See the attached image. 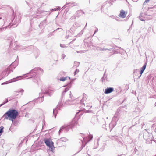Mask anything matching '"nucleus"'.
<instances>
[{
	"instance_id": "5",
	"label": "nucleus",
	"mask_w": 156,
	"mask_h": 156,
	"mask_svg": "<svg viewBox=\"0 0 156 156\" xmlns=\"http://www.w3.org/2000/svg\"><path fill=\"white\" fill-rule=\"evenodd\" d=\"M119 119H118L117 117L115 116L112 119L111 123L109 124V128L110 131H111L114 128V127L116 125L117 122L119 120Z\"/></svg>"
},
{
	"instance_id": "22",
	"label": "nucleus",
	"mask_w": 156,
	"mask_h": 156,
	"mask_svg": "<svg viewBox=\"0 0 156 156\" xmlns=\"http://www.w3.org/2000/svg\"><path fill=\"white\" fill-rule=\"evenodd\" d=\"M43 97L44 96H43L38 98V101L39 103H41L43 101Z\"/></svg>"
},
{
	"instance_id": "3",
	"label": "nucleus",
	"mask_w": 156,
	"mask_h": 156,
	"mask_svg": "<svg viewBox=\"0 0 156 156\" xmlns=\"http://www.w3.org/2000/svg\"><path fill=\"white\" fill-rule=\"evenodd\" d=\"M117 113L118 115L117 116L118 119H119V120L121 119H123L125 118L126 112L124 110L123 108H119L116 112Z\"/></svg>"
},
{
	"instance_id": "45",
	"label": "nucleus",
	"mask_w": 156,
	"mask_h": 156,
	"mask_svg": "<svg viewBox=\"0 0 156 156\" xmlns=\"http://www.w3.org/2000/svg\"><path fill=\"white\" fill-rule=\"evenodd\" d=\"M69 96H70V98H71V99H72V95H71V92H70V93H69Z\"/></svg>"
},
{
	"instance_id": "6",
	"label": "nucleus",
	"mask_w": 156,
	"mask_h": 156,
	"mask_svg": "<svg viewBox=\"0 0 156 156\" xmlns=\"http://www.w3.org/2000/svg\"><path fill=\"white\" fill-rule=\"evenodd\" d=\"M62 104L61 102H59L57 105L56 108L53 110V114L55 118H56L57 114L59 111L61 110L62 107Z\"/></svg>"
},
{
	"instance_id": "46",
	"label": "nucleus",
	"mask_w": 156,
	"mask_h": 156,
	"mask_svg": "<svg viewBox=\"0 0 156 156\" xmlns=\"http://www.w3.org/2000/svg\"><path fill=\"white\" fill-rule=\"evenodd\" d=\"M150 0H145L144 4L145 3H147Z\"/></svg>"
},
{
	"instance_id": "60",
	"label": "nucleus",
	"mask_w": 156,
	"mask_h": 156,
	"mask_svg": "<svg viewBox=\"0 0 156 156\" xmlns=\"http://www.w3.org/2000/svg\"><path fill=\"white\" fill-rule=\"evenodd\" d=\"M155 106H156V102L155 103Z\"/></svg>"
},
{
	"instance_id": "52",
	"label": "nucleus",
	"mask_w": 156,
	"mask_h": 156,
	"mask_svg": "<svg viewBox=\"0 0 156 156\" xmlns=\"http://www.w3.org/2000/svg\"><path fill=\"white\" fill-rule=\"evenodd\" d=\"M89 112V110H86V112Z\"/></svg>"
},
{
	"instance_id": "39",
	"label": "nucleus",
	"mask_w": 156,
	"mask_h": 156,
	"mask_svg": "<svg viewBox=\"0 0 156 156\" xmlns=\"http://www.w3.org/2000/svg\"><path fill=\"white\" fill-rule=\"evenodd\" d=\"M76 16H72L71 18H70L72 20H73L76 19Z\"/></svg>"
},
{
	"instance_id": "51",
	"label": "nucleus",
	"mask_w": 156,
	"mask_h": 156,
	"mask_svg": "<svg viewBox=\"0 0 156 156\" xmlns=\"http://www.w3.org/2000/svg\"><path fill=\"white\" fill-rule=\"evenodd\" d=\"M132 0L134 2H136L138 1V0Z\"/></svg>"
},
{
	"instance_id": "58",
	"label": "nucleus",
	"mask_w": 156,
	"mask_h": 156,
	"mask_svg": "<svg viewBox=\"0 0 156 156\" xmlns=\"http://www.w3.org/2000/svg\"><path fill=\"white\" fill-rule=\"evenodd\" d=\"M65 5H65L64 6H63L62 7V8H65Z\"/></svg>"
},
{
	"instance_id": "61",
	"label": "nucleus",
	"mask_w": 156,
	"mask_h": 156,
	"mask_svg": "<svg viewBox=\"0 0 156 156\" xmlns=\"http://www.w3.org/2000/svg\"><path fill=\"white\" fill-rule=\"evenodd\" d=\"M134 94H136V92H134Z\"/></svg>"
},
{
	"instance_id": "19",
	"label": "nucleus",
	"mask_w": 156,
	"mask_h": 156,
	"mask_svg": "<svg viewBox=\"0 0 156 156\" xmlns=\"http://www.w3.org/2000/svg\"><path fill=\"white\" fill-rule=\"evenodd\" d=\"M99 50L100 51H104L106 50H108L109 51H110L111 50V48H100L99 49Z\"/></svg>"
},
{
	"instance_id": "17",
	"label": "nucleus",
	"mask_w": 156,
	"mask_h": 156,
	"mask_svg": "<svg viewBox=\"0 0 156 156\" xmlns=\"http://www.w3.org/2000/svg\"><path fill=\"white\" fill-rule=\"evenodd\" d=\"M145 14L144 13H141L140 15L139 18L140 20L142 21H144V17Z\"/></svg>"
},
{
	"instance_id": "1",
	"label": "nucleus",
	"mask_w": 156,
	"mask_h": 156,
	"mask_svg": "<svg viewBox=\"0 0 156 156\" xmlns=\"http://www.w3.org/2000/svg\"><path fill=\"white\" fill-rule=\"evenodd\" d=\"M18 115V112L15 109H10L7 111L4 115L5 118L6 119L8 118H11L12 119H15Z\"/></svg>"
},
{
	"instance_id": "59",
	"label": "nucleus",
	"mask_w": 156,
	"mask_h": 156,
	"mask_svg": "<svg viewBox=\"0 0 156 156\" xmlns=\"http://www.w3.org/2000/svg\"><path fill=\"white\" fill-rule=\"evenodd\" d=\"M38 55H39V52H37V55L38 56Z\"/></svg>"
},
{
	"instance_id": "21",
	"label": "nucleus",
	"mask_w": 156,
	"mask_h": 156,
	"mask_svg": "<svg viewBox=\"0 0 156 156\" xmlns=\"http://www.w3.org/2000/svg\"><path fill=\"white\" fill-rule=\"evenodd\" d=\"M152 130H154L156 133V123L153 124L151 126Z\"/></svg>"
},
{
	"instance_id": "25",
	"label": "nucleus",
	"mask_w": 156,
	"mask_h": 156,
	"mask_svg": "<svg viewBox=\"0 0 156 156\" xmlns=\"http://www.w3.org/2000/svg\"><path fill=\"white\" fill-rule=\"evenodd\" d=\"M79 62H74V66H75L76 67H77L79 66Z\"/></svg>"
},
{
	"instance_id": "42",
	"label": "nucleus",
	"mask_w": 156,
	"mask_h": 156,
	"mask_svg": "<svg viewBox=\"0 0 156 156\" xmlns=\"http://www.w3.org/2000/svg\"><path fill=\"white\" fill-rule=\"evenodd\" d=\"M71 37V36L69 35H67L66 36L65 38L66 39H69V38Z\"/></svg>"
},
{
	"instance_id": "28",
	"label": "nucleus",
	"mask_w": 156,
	"mask_h": 156,
	"mask_svg": "<svg viewBox=\"0 0 156 156\" xmlns=\"http://www.w3.org/2000/svg\"><path fill=\"white\" fill-rule=\"evenodd\" d=\"M49 147V148H50L51 151L52 152H53L54 151V145H53V146H50Z\"/></svg>"
},
{
	"instance_id": "33",
	"label": "nucleus",
	"mask_w": 156,
	"mask_h": 156,
	"mask_svg": "<svg viewBox=\"0 0 156 156\" xmlns=\"http://www.w3.org/2000/svg\"><path fill=\"white\" fill-rule=\"evenodd\" d=\"M79 72V70L78 69H76L75 71L74 72V75H76V74H77Z\"/></svg>"
},
{
	"instance_id": "8",
	"label": "nucleus",
	"mask_w": 156,
	"mask_h": 156,
	"mask_svg": "<svg viewBox=\"0 0 156 156\" xmlns=\"http://www.w3.org/2000/svg\"><path fill=\"white\" fill-rule=\"evenodd\" d=\"M150 136H151V134L148 133V132L145 129L143 131V138H144L147 140H150L151 141V139H150Z\"/></svg>"
},
{
	"instance_id": "30",
	"label": "nucleus",
	"mask_w": 156,
	"mask_h": 156,
	"mask_svg": "<svg viewBox=\"0 0 156 156\" xmlns=\"http://www.w3.org/2000/svg\"><path fill=\"white\" fill-rule=\"evenodd\" d=\"M133 73L135 75H136L138 74V70L137 69H135L133 71Z\"/></svg>"
},
{
	"instance_id": "40",
	"label": "nucleus",
	"mask_w": 156,
	"mask_h": 156,
	"mask_svg": "<svg viewBox=\"0 0 156 156\" xmlns=\"http://www.w3.org/2000/svg\"><path fill=\"white\" fill-rule=\"evenodd\" d=\"M60 46L62 48L66 47V46L64 44H60Z\"/></svg>"
},
{
	"instance_id": "55",
	"label": "nucleus",
	"mask_w": 156,
	"mask_h": 156,
	"mask_svg": "<svg viewBox=\"0 0 156 156\" xmlns=\"http://www.w3.org/2000/svg\"><path fill=\"white\" fill-rule=\"evenodd\" d=\"M74 40H73V41H72L71 42H70V43H71L73 41H74Z\"/></svg>"
},
{
	"instance_id": "63",
	"label": "nucleus",
	"mask_w": 156,
	"mask_h": 156,
	"mask_svg": "<svg viewBox=\"0 0 156 156\" xmlns=\"http://www.w3.org/2000/svg\"><path fill=\"white\" fill-rule=\"evenodd\" d=\"M132 93H133V94H134V92H133V91L132 92Z\"/></svg>"
},
{
	"instance_id": "13",
	"label": "nucleus",
	"mask_w": 156,
	"mask_h": 156,
	"mask_svg": "<svg viewBox=\"0 0 156 156\" xmlns=\"http://www.w3.org/2000/svg\"><path fill=\"white\" fill-rule=\"evenodd\" d=\"M146 64L147 63H146L145 64H144L143 66L142 67V68L141 69V70H140V75L137 78V79H139L140 78V77L141 76L142 74L143 73L144 70H145L146 67Z\"/></svg>"
},
{
	"instance_id": "31",
	"label": "nucleus",
	"mask_w": 156,
	"mask_h": 156,
	"mask_svg": "<svg viewBox=\"0 0 156 156\" xmlns=\"http://www.w3.org/2000/svg\"><path fill=\"white\" fill-rule=\"evenodd\" d=\"M8 102V100L7 99H6V101H5L3 103L0 105V107L2 106L3 105H4V104L7 103Z\"/></svg>"
},
{
	"instance_id": "29",
	"label": "nucleus",
	"mask_w": 156,
	"mask_h": 156,
	"mask_svg": "<svg viewBox=\"0 0 156 156\" xmlns=\"http://www.w3.org/2000/svg\"><path fill=\"white\" fill-rule=\"evenodd\" d=\"M4 129V127L3 126H2L0 127V133L2 134L3 132V129Z\"/></svg>"
},
{
	"instance_id": "26",
	"label": "nucleus",
	"mask_w": 156,
	"mask_h": 156,
	"mask_svg": "<svg viewBox=\"0 0 156 156\" xmlns=\"http://www.w3.org/2000/svg\"><path fill=\"white\" fill-rule=\"evenodd\" d=\"M60 139V140L63 142H66L68 140V139L65 137L61 138Z\"/></svg>"
},
{
	"instance_id": "56",
	"label": "nucleus",
	"mask_w": 156,
	"mask_h": 156,
	"mask_svg": "<svg viewBox=\"0 0 156 156\" xmlns=\"http://www.w3.org/2000/svg\"><path fill=\"white\" fill-rule=\"evenodd\" d=\"M15 19H16V18L15 17L13 19V20H14V21H15Z\"/></svg>"
},
{
	"instance_id": "54",
	"label": "nucleus",
	"mask_w": 156,
	"mask_h": 156,
	"mask_svg": "<svg viewBox=\"0 0 156 156\" xmlns=\"http://www.w3.org/2000/svg\"><path fill=\"white\" fill-rule=\"evenodd\" d=\"M105 127V125H103L102 127H103V128H104V127Z\"/></svg>"
},
{
	"instance_id": "48",
	"label": "nucleus",
	"mask_w": 156,
	"mask_h": 156,
	"mask_svg": "<svg viewBox=\"0 0 156 156\" xmlns=\"http://www.w3.org/2000/svg\"><path fill=\"white\" fill-rule=\"evenodd\" d=\"M79 12H82V13H83V14H84V12H83V11H82V10H80V11H79Z\"/></svg>"
},
{
	"instance_id": "20",
	"label": "nucleus",
	"mask_w": 156,
	"mask_h": 156,
	"mask_svg": "<svg viewBox=\"0 0 156 156\" xmlns=\"http://www.w3.org/2000/svg\"><path fill=\"white\" fill-rule=\"evenodd\" d=\"M67 79H70V77H62L60 78L59 80L60 81H64L66 80Z\"/></svg>"
},
{
	"instance_id": "11",
	"label": "nucleus",
	"mask_w": 156,
	"mask_h": 156,
	"mask_svg": "<svg viewBox=\"0 0 156 156\" xmlns=\"http://www.w3.org/2000/svg\"><path fill=\"white\" fill-rule=\"evenodd\" d=\"M82 137L83 138V140L86 143L90 141V140H91L93 138V136L92 135L90 134L88 135V138L87 139V141H86V140L85 139V135L84 134H83L82 135Z\"/></svg>"
},
{
	"instance_id": "62",
	"label": "nucleus",
	"mask_w": 156,
	"mask_h": 156,
	"mask_svg": "<svg viewBox=\"0 0 156 156\" xmlns=\"http://www.w3.org/2000/svg\"><path fill=\"white\" fill-rule=\"evenodd\" d=\"M2 19V18L1 17H0V20H1Z\"/></svg>"
},
{
	"instance_id": "50",
	"label": "nucleus",
	"mask_w": 156,
	"mask_h": 156,
	"mask_svg": "<svg viewBox=\"0 0 156 156\" xmlns=\"http://www.w3.org/2000/svg\"><path fill=\"white\" fill-rule=\"evenodd\" d=\"M3 23H4V24L3 25V26L4 25V24H5V21L4 19H3Z\"/></svg>"
},
{
	"instance_id": "14",
	"label": "nucleus",
	"mask_w": 156,
	"mask_h": 156,
	"mask_svg": "<svg viewBox=\"0 0 156 156\" xmlns=\"http://www.w3.org/2000/svg\"><path fill=\"white\" fill-rule=\"evenodd\" d=\"M23 76V75L20 76H18L16 78H13V79H12L11 80H9V83H10L12 82H15L17 80H20L21 79V78Z\"/></svg>"
},
{
	"instance_id": "41",
	"label": "nucleus",
	"mask_w": 156,
	"mask_h": 156,
	"mask_svg": "<svg viewBox=\"0 0 156 156\" xmlns=\"http://www.w3.org/2000/svg\"><path fill=\"white\" fill-rule=\"evenodd\" d=\"M65 57H66V55H64V54H63L62 55V58L64 59Z\"/></svg>"
},
{
	"instance_id": "44",
	"label": "nucleus",
	"mask_w": 156,
	"mask_h": 156,
	"mask_svg": "<svg viewBox=\"0 0 156 156\" xmlns=\"http://www.w3.org/2000/svg\"><path fill=\"white\" fill-rule=\"evenodd\" d=\"M98 31V28H97V29H96V30H95V32H94V34H93V35H94V34H95L96 32H97Z\"/></svg>"
},
{
	"instance_id": "10",
	"label": "nucleus",
	"mask_w": 156,
	"mask_h": 156,
	"mask_svg": "<svg viewBox=\"0 0 156 156\" xmlns=\"http://www.w3.org/2000/svg\"><path fill=\"white\" fill-rule=\"evenodd\" d=\"M44 142L46 144V145L48 147H49L51 146H53V143L51 140L50 139H45Z\"/></svg>"
},
{
	"instance_id": "15",
	"label": "nucleus",
	"mask_w": 156,
	"mask_h": 156,
	"mask_svg": "<svg viewBox=\"0 0 156 156\" xmlns=\"http://www.w3.org/2000/svg\"><path fill=\"white\" fill-rule=\"evenodd\" d=\"M114 91V89L112 87H109L105 89V93L108 94Z\"/></svg>"
},
{
	"instance_id": "24",
	"label": "nucleus",
	"mask_w": 156,
	"mask_h": 156,
	"mask_svg": "<svg viewBox=\"0 0 156 156\" xmlns=\"http://www.w3.org/2000/svg\"><path fill=\"white\" fill-rule=\"evenodd\" d=\"M8 26H7L6 27H2L0 28V32H2L4 31H5L6 28L8 27Z\"/></svg>"
},
{
	"instance_id": "43",
	"label": "nucleus",
	"mask_w": 156,
	"mask_h": 156,
	"mask_svg": "<svg viewBox=\"0 0 156 156\" xmlns=\"http://www.w3.org/2000/svg\"><path fill=\"white\" fill-rule=\"evenodd\" d=\"M34 6V8H36L37 9V7H39L40 6L39 5H37Z\"/></svg>"
},
{
	"instance_id": "2",
	"label": "nucleus",
	"mask_w": 156,
	"mask_h": 156,
	"mask_svg": "<svg viewBox=\"0 0 156 156\" xmlns=\"http://www.w3.org/2000/svg\"><path fill=\"white\" fill-rule=\"evenodd\" d=\"M77 123V122L76 119L75 118H74L70 123V125L66 126H64L60 128L58 132L59 134H60V133L63 131L64 129L67 132L69 130V129L75 127Z\"/></svg>"
},
{
	"instance_id": "4",
	"label": "nucleus",
	"mask_w": 156,
	"mask_h": 156,
	"mask_svg": "<svg viewBox=\"0 0 156 156\" xmlns=\"http://www.w3.org/2000/svg\"><path fill=\"white\" fill-rule=\"evenodd\" d=\"M83 98L80 100V104H82V105H83L85 106L86 108L87 109H89L92 107L91 104L90 103H86L85 104V103H83L85 99H86L87 95L84 93H83Z\"/></svg>"
},
{
	"instance_id": "32",
	"label": "nucleus",
	"mask_w": 156,
	"mask_h": 156,
	"mask_svg": "<svg viewBox=\"0 0 156 156\" xmlns=\"http://www.w3.org/2000/svg\"><path fill=\"white\" fill-rule=\"evenodd\" d=\"M8 102V100L7 99H6V101H5L3 103L0 105V107L2 106L3 105H4V104L7 103Z\"/></svg>"
},
{
	"instance_id": "7",
	"label": "nucleus",
	"mask_w": 156,
	"mask_h": 156,
	"mask_svg": "<svg viewBox=\"0 0 156 156\" xmlns=\"http://www.w3.org/2000/svg\"><path fill=\"white\" fill-rule=\"evenodd\" d=\"M55 90L56 89L53 88H50L48 89H46L44 90V91L43 92V94H46L49 96H51L52 95L53 93Z\"/></svg>"
},
{
	"instance_id": "57",
	"label": "nucleus",
	"mask_w": 156,
	"mask_h": 156,
	"mask_svg": "<svg viewBox=\"0 0 156 156\" xmlns=\"http://www.w3.org/2000/svg\"><path fill=\"white\" fill-rule=\"evenodd\" d=\"M81 34H82L83 33V31H82L81 32Z\"/></svg>"
},
{
	"instance_id": "49",
	"label": "nucleus",
	"mask_w": 156,
	"mask_h": 156,
	"mask_svg": "<svg viewBox=\"0 0 156 156\" xmlns=\"http://www.w3.org/2000/svg\"><path fill=\"white\" fill-rule=\"evenodd\" d=\"M1 142L2 143H4V140H1Z\"/></svg>"
},
{
	"instance_id": "18",
	"label": "nucleus",
	"mask_w": 156,
	"mask_h": 156,
	"mask_svg": "<svg viewBox=\"0 0 156 156\" xmlns=\"http://www.w3.org/2000/svg\"><path fill=\"white\" fill-rule=\"evenodd\" d=\"M73 100H70L68 99V100H66L65 102V104H66V105H71L73 104L72 103Z\"/></svg>"
},
{
	"instance_id": "64",
	"label": "nucleus",
	"mask_w": 156,
	"mask_h": 156,
	"mask_svg": "<svg viewBox=\"0 0 156 156\" xmlns=\"http://www.w3.org/2000/svg\"><path fill=\"white\" fill-rule=\"evenodd\" d=\"M5 84V83H2V84Z\"/></svg>"
},
{
	"instance_id": "34",
	"label": "nucleus",
	"mask_w": 156,
	"mask_h": 156,
	"mask_svg": "<svg viewBox=\"0 0 156 156\" xmlns=\"http://www.w3.org/2000/svg\"><path fill=\"white\" fill-rule=\"evenodd\" d=\"M39 14H40L39 13H38L37 12L36 13V14H35L34 15V16L35 18H37L38 16H40Z\"/></svg>"
},
{
	"instance_id": "38",
	"label": "nucleus",
	"mask_w": 156,
	"mask_h": 156,
	"mask_svg": "<svg viewBox=\"0 0 156 156\" xmlns=\"http://www.w3.org/2000/svg\"><path fill=\"white\" fill-rule=\"evenodd\" d=\"M60 8V7H59V9H58V8H54L52 9V11H58L59 9Z\"/></svg>"
},
{
	"instance_id": "35",
	"label": "nucleus",
	"mask_w": 156,
	"mask_h": 156,
	"mask_svg": "<svg viewBox=\"0 0 156 156\" xmlns=\"http://www.w3.org/2000/svg\"><path fill=\"white\" fill-rule=\"evenodd\" d=\"M76 52L78 53H84L85 52V51H77Z\"/></svg>"
},
{
	"instance_id": "53",
	"label": "nucleus",
	"mask_w": 156,
	"mask_h": 156,
	"mask_svg": "<svg viewBox=\"0 0 156 156\" xmlns=\"http://www.w3.org/2000/svg\"><path fill=\"white\" fill-rule=\"evenodd\" d=\"M41 23L39 25L40 27H41Z\"/></svg>"
},
{
	"instance_id": "37",
	"label": "nucleus",
	"mask_w": 156,
	"mask_h": 156,
	"mask_svg": "<svg viewBox=\"0 0 156 156\" xmlns=\"http://www.w3.org/2000/svg\"><path fill=\"white\" fill-rule=\"evenodd\" d=\"M20 18L19 17L18 18L17 20L16 21V23L19 24V23H20Z\"/></svg>"
},
{
	"instance_id": "12",
	"label": "nucleus",
	"mask_w": 156,
	"mask_h": 156,
	"mask_svg": "<svg viewBox=\"0 0 156 156\" xmlns=\"http://www.w3.org/2000/svg\"><path fill=\"white\" fill-rule=\"evenodd\" d=\"M126 14L127 13H126L124 10H121L120 11V14L118 16L119 17L122 18H124L126 17Z\"/></svg>"
},
{
	"instance_id": "9",
	"label": "nucleus",
	"mask_w": 156,
	"mask_h": 156,
	"mask_svg": "<svg viewBox=\"0 0 156 156\" xmlns=\"http://www.w3.org/2000/svg\"><path fill=\"white\" fill-rule=\"evenodd\" d=\"M109 4L107 2L104 3L101 8V11L103 12H105L107 11L109 6Z\"/></svg>"
},
{
	"instance_id": "36",
	"label": "nucleus",
	"mask_w": 156,
	"mask_h": 156,
	"mask_svg": "<svg viewBox=\"0 0 156 156\" xmlns=\"http://www.w3.org/2000/svg\"><path fill=\"white\" fill-rule=\"evenodd\" d=\"M24 92V90L23 89H21L20 90H18L17 91V92L23 93Z\"/></svg>"
},
{
	"instance_id": "23",
	"label": "nucleus",
	"mask_w": 156,
	"mask_h": 156,
	"mask_svg": "<svg viewBox=\"0 0 156 156\" xmlns=\"http://www.w3.org/2000/svg\"><path fill=\"white\" fill-rule=\"evenodd\" d=\"M102 81H105L107 79V76L105 74H104L103 77L102 78Z\"/></svg>"
},
{
	"instance_id": "27",
	"label": "nucleus",
	"mask_w": 156,
	"mask_h": 156,
	"mask_svg": "<svg viewBox=\"0 0 156 156\" xmlns=\"http://www.w3.org/2000/svg\"><path fill=\"white\" fill-rule=\"evenodd\" d=\"M76 28V27H75L74 25H73L72 26V27H71V28H70V30L72 31H74L75 30Z\"/></svg>"
},
{
	"instance_id": "47",
	"label": "nucleus",
	"mask_w": 156,
	"mask_h": 156,
	"mask_svg": "<svg viewBox=\"0 0 156 156\" xmlns=\"http://www.w3.org/2000/svg\"><path fill=\"white\" fill-rule=\"evenodd\" d=\"M12 66V65H11L9 66V68H8V70L10 69V68Z\"/></svg>"
},
{
	"instance_id": "16",
	"label": "nucleus",
	"mask_w": 156,
	"mask_h": 156,
	"mask_svg": "<svg viewBox=\"0 0 156 156\" xmlns=\"http://www.w3.org/2000/svg\"><path fill=\"white\" fill-rule=\"evenodd\" d=\"M71 85L70 84L67 85V87L65 89L64 91L62 93V97L64 96L65 93L69 90V89L71 87Z\"/></svg>"
}]
</instances>
